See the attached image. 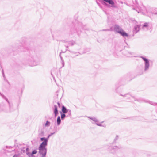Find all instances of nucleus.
Returning a JSON list of instances; mask_svg holds the SVG:
<instances>
[{
	"label": "nucleus",
	"mask_w": 157,
	"mask_h": 157,
	"mask_svg": "<svg viewBox=\"0 0 157 157\" xmlns=\"http://www.w3.org/2000/svg\"><path fill=\"white\" fill-rule=\"evenodd\" d=\"M6 100L7 101V104L4 105H1L0 108L5 113H10L13 111L14 109L13 107V105L9 101L8 99Z\"/></svg>",
	"instance_id": "f257e3e1"
},
{
	"label": "nucleus",
	"mask_w": 157,
	"mask_h": 157,
	"mask_svg": "<svg viewBox=\"0 0 157 157\" xmlns=\"http://www.w3.org/2000/svg\"><path fill=\"white\" fill-rule=\"evenodd\" d=\"M26 63L29 66L31 67L35 66L40 64V62L36 60L34 57L31 54L27 57Z\"/></svg>",
	"instance_id": "f03ea898"
},
{
	"label": "nucleus",
	"mask_w": 157,
	"mask_h": 157,
	"mask_svg": "<svg viewBox=\"0 0 157 157\" xmlns=\"http://www.w3.org/2000/svg\"><path fill=\"white\" fill-rule=\"evenodd\" d=\"M46 145V141H43L39 147V152L42 155V157H44L46 155V150L45 148V146Z\"/></svg>",
	"instance_id": "7ed1b4c3"
},
{
	"label": "nucleus",
	"mask_w": 157,
	"mask_h": 157,
	"mask_svg": "<svg viewBox=\"0 0 157 157\" xmlns=\"http://www.w3.org/2000/svg\"><path fill=\"white\" fill-rule=\"evenodd\" d=\"M21 51L22 52H25L28 49V48L27 47L26 44H22V46H21L20 48Z\"/></svg>",
	"instance_id": "20e7f679"
},
{
	"label": "nucleus",
	"mask_w": 157,
	"mask_h": 157,
	"mask_svg": "<svg viewBox=\"0 0 157 157\" xmlns=\"http://www.w3.org/2000/svg\"><path fill=\"white\" fill-rule=\"evenodd\" d=\"M117 32L123 36H128V34L123 31H117Z\"/></svg>",
	"instance_id": "39448f33"
},
{
	"label": "nucleus",
	"mask_w": 157,
	"mask_h": 157,
	"mask_svg": "<svg viewBox=\"0 0 157 157\" xmlns=\"http://www.w3.org/2000/svg\"><path fill=\"white\" fill-rule=\"evenodd\" d=\"M142 59L145 62L146 69H147L149 66V62L147 59L143 57Z\"/></svg>",
	"instance_id": "423d86ee"
},
{
	"label": "nucleus",
	"mask_w": 157,
	"mask_h": 157,
	"mask_svg": "<svg viewBox=\"0 0 157 157\" xmlns=\"http://www.w3.org/2000/svg\"><path fill=\"white\" fill-rule=\"evenodd\" d=\"M62 111L64 113H67L68 111L67 109L64 106H63L62 107Z\"/></svg>",
	"instance_id": "0eeeda50"
},
{
	"label": "nucleus",
	"mask_w": 157,
	"mask_h": 157,
	"mask_svg": "<svg viewBox=\"0 0 157 157\" xmlns=\"http://www.w3.org/2000/svg\"><path fill=\"white\" fill-rule=\"evenodd\" d=\"M26 147H21L20 148V149H21V153H25V150L26 149Z\"/></svg>",
	"instance_id": "6e6552de"
},
{
	"label": "nucleus",
	"mask_w": 157,
	"mask_h": 157,
	"mask_svg": "<svg viewBox=\"0 0 157 157\" xmlns=\"http://www.w3.org/2000/svg\"><path fill=\"white\" fill-rule=\"evenodd\" d=\"M21 155V154L20 153H17L14 154L13 157H22Z\"/></svg>",
	"instance_id": "1a4fd4ad"
},
{
	"label": "nucleus",
	"mask_w": 157,
	"mask_h": 157,
	"mask_svg": "<svg viewBox=\"0 0 157 157\" xmlns=\"http://www.w3.org/2000/svg\"><path fill=\"white\" fill-rule=\"evenodd\" d=\"M61 120L60 119V117L59 116H58L57 120V122L58 125H59L60 123Z\"/></svg>",
	"instance_id": "9d476101"
},
{
	"label": "nucleus",
	"mask_w": 157,
	"mask_h": 157,
	"mask_svg": "<svg viewBox=\"0 0 157 157\" xmlns=\"http://www.w3.org/2000/svg\"><path fill=\"white\" fill-rule=\"evenodd\" d=\"M25 152L26 154L29 156V155L30 154V153L29 152V149L28 148H26L25 149Z\"/></svg>",
	"instance_id": "9b49d317"
},
{
	"label": "nucleus",
	"mask_w": 157,
	"mask_h": 157,
	"mask_svg": "<svg viewBox=\"0 0 157 157\" xmlns=\"http://www.w3.org/2000/svg\"><path fill=\"white\" fill-rule=\"evenodd\" d=\"M54 113L56 115L58 113V110L57 109V107L56 106H55V110H54Z\"/></svg>",
	"instance_id": "f8f14e48"
},
{
	"label": "nucleus",
	"mask_w": 157,
	"mask_h": 157,
	"mask_svg": "<svg viewBox=\"0 0 157 157\" xmlns=\"http://www.w3.org/2000/svg\"><path fill=\"white\" fill-rule=\"evenodd\" d=\"M49 124V121H46V123L44 124H43V126L44 127H46L48 126Z\"/></svg>",
	"instance_id": "ddd939ff"
},
{
	"label": "nucleus",
	"mask_w": 157,
	"mask_h": 157,
	"mask_svg": "<svg viewBox=\"0 0 157 157\" xmlns=\"http://www.w3.org/2000/svg\"><path fill=\"white\" fill-rule=\"evenodd\" d=\"M0 95L2 97V98L4 99L5 100H6V99H7V98L4 95L2 94L1 92H0Z\"/></svg>",
	"instance_id": "4468645a"
},
{
	"label": "nucleus",
	"mask_w": 157,
	"mask_h": 157,
	"mask_svg": "<svg viewBox=\"0 0 157 157\" xmlns=\"http://www.w3.org/2000/svg\"><path fill=\"white\" fill-rule=\"evenodd\" d=\"M0 95L2 97V98L4 99L5 100H6V99H7V98L4 95L2 94L1 92H0Z\"/></svg>",
	"instance_id": "2eb2a0df"
},
{
	"label": "nucleus",
	"mask_w": 157,
	"mask_h": 157,
	"mask_svg": "<svg viewBox=\"0 0 157 157\" xmlns=\"http://www.w3.org/2000/svg\"><path fill=\"white\" fill-rule=\"evenodd\" d=\"M0 95L2 97V98L4 99L5 100H6V99H7V98L4 95L2 94L1 92H0Z\"/></svg>",
	"instance_id": "dca6fc26"
},
{
	"label": "nucleus",
	"mask_w": 157,
	"mask_h": 157,
	"mask_svg": "<svg viewBox=\"0 0 157 157\" xmlns=\"http://www.w3.org/2000/svg\"><path fill=\"white\" fill-rule=\"evenodd\" d=\"M40 139H41V141H46V145H47V140L46 139H45V138L43 137V138H41Z\"/></svg>",
	"instance_id": "f3484780"
},
{
	"label": "nucleus",
	"mask_w": 157,
	"mask_h": 157,
	"mask_svg": "<svg viewBox=\"0 0 157 157\" xmlns=\"http://www.w3.org/2000/svg\"><path fill=\"white\" fill-rule=\"evenodd\" d=\"M37 153V151L36 150H33L32 151V153H30V155H33L34 154H36Z\"/></svg>",
	"instance_id": "a211bd4d"
},
{
	"label": "nucleus",
	"mask_w": 157,
	"mask_h": 157,
	"mask_svg": "<svg viewBox=\"0 0 157 157\" xmlns=\"http://www.w3.org/2000/svg\"><path fill=\"white\" fill-rule=\"evenodd\" d=\"M139 29H140L139 26L138 25H136L135 27V29L137 31H138L139 30Z\"/></svg>",
	"instance_id": "6ab92c4d"
},
{
	"label": "nucleus",
	"mask_w": 157,
	"mask_h": 157,
	"mask_svg": "<svg viewBox=\"0 0 157 157\" xmlns=\"http://www.w3.org/2000/svg\"><path fill=\"white\" fill-rule=\"evenodd\" d=\"M119 28L120 27L118 25H116L114 27V29L115 30H116L117 31V32L118 31L117 30L119 29Z\"/></svg>",
	"instance_id": "aec40b11"
},
{
	"label": "nucleus",
	"mask_w": 157,
	"mask_h": 157,
	"mask_svg": "<svg viewBox=\"0 0 157 157\" xmlns=\"http://www.w3.org/2000/svg\"><path fill=\"white\" fill-rule=\"evenodd\" d=\"M2 74L4 78V79L5 80V79H6V77H5V75L3 70H2Z\"/></svg>",
	"instance_id": "412c9836"
},
{
	"label": "nucleus",
	"mask_w": 157,
	"mask_h": 157,
	"mask_svg": "<svg viewBox=\"0 0 157 157\" xmlns=\"http://www.w3.org/2000/svg\"><path fill=\"white\" fill-rule=\"evenodd\" d=\"M65 117V114H61V118L62 119L64 118Z\"/></svg>",
	"instance_id": "4be33fe9"
},
{
	"label": "nucleus",
	"mask_w": 157,
	"mask_h": 157,
	"mask_svg": "<svg viewBox=\"0 0 157 157\" xmlns=\"http://www.w3.org/2000/svg\"><path fill=\"white\" fill-rule=\"evenodd\" d=\"M29 157H35V156L34 155H29Z\"/></svg>",
	"instance_id": "5701e85b"
},
{
	"label": "nucleus",
	"mask_w": 157,
	"mask_h": 157,
	"mask_svg": "<svg viewBox=\"0 0 157 157\" xmlns=\"http://www.w3.org/2000/svg\"><path fill=\"white\" fill-rule=\"evenodd\" d=\"M147 24H144V27H147Z\"/></svg>",
	"instance_id": "b1692460"
},
{
	"label": "nucleus",
	"mask_w": 157,
	"mask_h": 157,
	"mask_svg": "<svg viewBox=\"0 0 157 157\" xmlns=\"http://www.w3.org/2000/svg\"><path fill=\"white\" fill-rule=\"evenodd\" d=\"M14 150L13 149H12L11 151H8L9 152H11L12 151H13Z\"/></svg>",
	"instance_id": "393cba45"
},
{
	"label": "nucleus",
	"mask_w": 157,
	"mask_h": 157,
	"mask_svg": "<svg viewBox=\"0 0 157 157\" xmlns=\"http://www.w3.org/2000/svg\"><path fill=\"white\" fill-rule=\"evenodd\" d=\"M58 105H59V106H60V104L59 103H58Z\"/></svg>",
	"instance_id": "a878e982"
},
{
	"label": "nucleus",
	"mask_w": 157,
	"mask_h": 157,
	"mask_svg": "<svg viewBox=\"0 0 157 157\" xmlns=\"http://www.w3.org/2000/svg\"><path fill=\"white\" fill-rule=\"evenodd\" d=\"M12 148H13V147H9V148H11V149H12Z\"/></svg>",
	"instance_id": "bb28decb"
},
{
	"label": "nucleus",
	"mask_w": 157,
	"mask_h": 157,
	"mask_svg": "<svg viewBox=\"0 0 157 157\" xmlns=\"http://www.w3.org/2000/svg\"><path fill=\"white\" fill-rule=\"evenodd\" d=\"M48 138H49V135H48Z\"/></svg>",
	"instance_id": "cd10ccee"
}]
</instances>
